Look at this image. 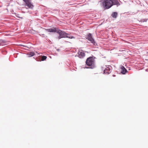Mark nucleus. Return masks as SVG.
<instances>
[{
  "label": "nucleus",
  "mask_w": 148,
  "mask_h": 148,
  "mask_svg": "<svg viewBox=\"0 0 148 148\" xmlns=\"http://www.w3.org/2000/svg\"><path fill=\"white\" fill-rule=\"evenodd\" d=\"M119 3L117 0H103V5L106 9L110 8L113 5H118Z\"/></svg>",
  "instance_id": "f257e3e1"
},
{
  "label": "nucleus",
  "mask_w": 148,
  "mask_h": 148,
  "mask_svg": "<svg viewBox=\"0 0 148 148\" xmlns=\"http://www.w3.org/2000/svg\"><path fill=\"white\" fill-rule=\"evenodd\" d=\"M86 63L88 66H89V68L93 69L95 67V60L93 57H90L87 58Z\"/></svg>",
  "instance_id": "f03ea898"
},
{
  "label": "nucleus",
  "mask_w": 148,
  "mask_h": 148,
  "mask_svg": "<svg viewBox=\"0 0 148 148\" xmlns=\"http://www.w3.org/2000/svg\"><path fill=\"white\" fill-rule=\"evenodd\" d=\"M57 33L59 34V35H60V36H61L62 38L67 37L71 39L74 38V37L73 36H71L70 37H69L67 36L68 34L64 32V31L60 30L58 28V29Z\"/></svg>",
  "instance_id": "7ed1b4c3"
},
{
  "label": "nucleus",
  "mask_w": 148,
  "mask_h": 148,
  "mask_svg": "<svg viewBox=\"0 0 148 148\" xmlns=\"http://www.w3.org/2000/svg\"><path fill=\"white\" fill-rule=\"evenodd\" d=\"M25 2V5L27 6L29 8L32 9L34 6L31 3V0H23Z\"/></svg>",
  "instance_id": "20e7f679"
},
{
  "label": "nucleus",
  "mask_w": 148,
  "mask_h": 148,
  "mask_svg": "<svg viewBox=\"0 0 148 148\" xmlns=\"http://www.w3.org/2000/svg\"><path fill=\"white\" fill-rule=\"evenodd\" d=\"M86 38L90 41L92 43H93L94 45H97V43L95 42L93 38H92V34L90 33L88 34Z\"/></svg>",
  "instance_id": "39448f33"
},
{
  "label": "nucleus",
  "mask_w": 148,
  "mask_h": 148,
  "mask_svg": "<svg viewBox=\"0 0 148 148\" xmlns=\"http://www.w3.org/2000/svg\"><path fill=\"white\" fill-rule=\"evenodd\" d=\"M58 28L53 27L52 28L45 29V30L49 32H57Z\"/></svg>",
  "instance_id": "423d86ee"
},
{
  "label": "nucleus",
  "mask_w": 148,
  "mask_h": 148,
  "mask_svg": "<svg viewBox=\"0 0 148 148\" xmlns=\"http://www.w3.org/2000/svg\"><path fill=\"white\" fill-rule=\"evenodd\" d=\"M78 56L80 58H82L85 56L84 51L82 50H79L78 53Z\"/></svg>",
  "instance_id": "0eeeda50"
},
{
  "label": "nucleus",
  "mask_w": 148,
  "mask_h": 148,
  "mask_svg": "<svg viewBox=\"0 0 148 148\" xmlns=\"http://www.w3.org/2000/svg\"><path fill=\"white\" fill-rule=\"evenodd\" d=\"M111 72V69L109 68V67H107L105 68L103 72L105 74H109L110 72Z\"/></svg>",
  "instance_id": "6e6552de"
},
{
  "label": "nucleus",
  "mask_w": 148,
  "mask_h": 148,
  "mask_svg": "<svg viewBox=\"0 0 148 148\" xmlns=\"http://www.w3.org/2000/svg\"><path fill=\"white\" fill-rule=\"evenodd\" d=\"M121 73L123 74H125L127 71V70L123 66H121Z\"/></svg>",
  "instance_id": "1a4fd4ad"
},
{
  "label": "nucleus",
  "mask_w": 148,
  "mask_h": 148,
  "mask_svg": "<svg viewBox=\"0 0 148 148\" xmlns=\"http://www.w3.org/2000/svg\"><path fill=\"white\" fill-rule=\"evenodd\" d=\"M117 13L116 12H114L112 14V16L114 18H116L117 17Z\"/></svg>",
  "instance_id": "9d476101"
},
{
  "label": "nucleus",
  "mask_w": 148,
  "mask_h": 148,
  "mask_svg": "<svg viewBox=\"0 0 148 148\" xmlns=\"http://www.w3.org/2000/svg\"><path fill=\"white\" fill-rule=\"evenodd\" d=\"M47 58V57L45 56H43L41 57V60L42 61H44L46 60Z\"/></svg>",
  "instance_id": "9b49d317"
},
{
  "label": "nucleus",
  "mask_w": 148,
  "mask_h": 148,
  "mask_svg": "<svg viewBox=\"0 0 148 148\" xmlns=\"http://www.w3.org/2000/svg\"><path fill=\"white\" fill-rule=\"evenodd\" d=\"M34 53L33 52H30L29 54V57H32L34 56Z\"/></svg>",
  "instance_id": "f8f14e48"
},
{
  "label": "nucleus",
  "mask_w": 148,
  "mask_h": 148,
  "mask_svg": "<svg viewBox=\"0 0 148 148\" xmlns=\"http://www.w3.org/2000/svg\"><path fill=\"white\" fill-rule=\"evenodd\" d=\"M3 42L2 40H0V45H3Z\"/></svg>",
  "instance_id": "ddd939ff"
},
{
  "label": "nucleus",
  "mask_w": 148,
  "mask_h": 148,
  "mask_svg": "<svg viewBox=\"0 0 148 148\" xmlns=\"http://www.w3.org/2000/svg\"><path fill=\"white\" fill-rule=\"evenodd\" d=\"M62 38L61 36H60V35H59V36L57 38L58 39H60L61 38Z\"/></svg>",
  "instance_id": "4468645a"
},
{
  "label": "nucleus",
  "mask_w": 148,
  "mask_h": 148,
  "mask_svg": "<svg viewBox=\"0 0 148 148\" xmlns=\"http://www.w3.org/2000/svg\"><path fill=\"white\" fill-rule=\"evenodd\" d=\"M115 76V75H113V76L114 77V76Z\"/></svg>",
  "instance_id": "2eb2a0df"
}]
</instances>
